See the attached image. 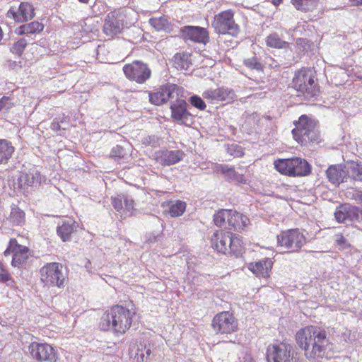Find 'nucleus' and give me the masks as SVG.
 I'll return each mask as SVG.
<instances>
[{
    "label": "nucleus",
    "instance_id": "864d4df0",
    "mask_svg": "<svg viewBox=\"0 0 362 362\" xmlns=\"http://www.w3.org/2000/svg\"><path fill=\"white\" fill-rule=\"evenodd\" d=\"M282 1L283 0H271L272 3L274 6H279L282 2Z\"/></svg>",
    "mask_w": 362,
    "mask_h": 362
},
{
    "label": "nucleus",
    "instance_id": "4be33fe9",
    "mask_svg": "<svg viewBox=\"0 0 362 362\" xmlns=\"http://www.w3.org/2000/svg\"><path fill=\"white\" fill-rule=\"evenodd\" d=\"M178 90L175 84L168 83L161 87L158 91L149 93V100L152 104L160 105L170 98H173V93Z\"/></svg>",
    "mask_w": 362,
    "mask_h": 362
},
{
    "label": "nucleus",
    "instance_id": "6e6552de",
    "mask_svg": "<svg viewBox=\"0 0 362 362\" xmlns=\"http://www.w3.org/2000/svg\"><path fill=\"white\" fill-rule=\"evenodd\" d=\"M293 87L302 93L305 99L311 100L318 95V88L309 72L298 71L293 79Z\"/></svg>",
    "mask_w": 362,
    "mask_h": 362
},
{
    "label": "nucleus",
    "instance_id": "49530a36",
    "mask_svg": "<svg viewBox=\"0 0 362 362\" xmlns=\"http://www.w3.org/2000/svg\"><path fill=\"white\" fill-rule=\"evenodd\" d=\"M349 173L355 180L362 181V166L358 165L352 166Z\"/></svg>",
    "mask_w": 362,
    "mask_h": 362
},
{
    "label": "nucleus",
    "instance_id": "6ab92c4d",
    "mask_svg": "<svg viewBox=\"0 0 362 362\" xmlns=\"http://www.w3.org/2000/svg\"><path fill=\"white\" fill-rule=\"evenodd\" d=\"M187 103L183 100H178L171 104L170 110L172 118L181 124L189 125L191 114L187 110Z\"/></svg>",
    "mask_w": 362,
    "mask_h": 362
},
{
    "label": "nucleus",
    "instance_id": "72a5a7b5",
    "mask_svg": "<svg viewBox=\"0 0 362 362\" xmlns=\"http://www.w3.org/2000/svg\"><path fill=\"white\" fill-rule=\"evenodd\" d=\"M150 25L157 31H170V23L165 16L153 17L149 19Z\"/></svg>",
    "mask_w": 362,
    "mask_h": 362
},
{
    "label": "nucleus",
    "instance_id": "4468645a",
    "mask_svg": "<svg viewBox=\"0 0 362 362\" xmlns=\"http://www.w3.org/2000/svg\"><path fill=\"white\" fill-rule=\"evenodd\" d=\"M28 351L33 358L40 362H56L57 360L56 351L47 344L33 342L29 345Z\"/></svg>",
    "mask_w": 362,
    "mask_h": 362
},
{
    "label": "nucleus",
    "instance_id": "a878e982",
    "mask_svg": "<svg viewBox=\"0 0 362 362\" xmlns=\"http://www.w3.org/2000/svg\"><path fill=\"white\" fill-rule=\"evenodd\" d=\"M77 226L73 218H68L59 224L57 230V234L63 241H67L70 240L71 234L76 230Z\"/></svg>",
    "mask_w": 362,
    "mask_h": 362
},
{
    "label": "nucleus",
    "instance_id": "5701e85b",
    "mask_svg": "<svg viewBox=\"0 0 362 362\" xmlns=\"http://www.w3.org/2000/svg\"><path fill=\"white\" fill-rule=\"evenodd\" d=\"M43 177L35 167H33L26 173H23L18 178L21 187L36 186L40 185Z\"/></svg>",
    "mask_w": 362,
    "mask_h": 362
},
{
    "label": "nucleus",
    "instance_id": "c03bdc74",
    "mask_svg": "<svg viewBox=\"0 0 362 362\" xmlns=\"http://www.w3.org/2000/svg\"><path fill=\"white\" fill-rule=\"evenodd\" d=\"M334 241L340 249H346L350 247L347 240L341 233L334 235Z\"/></svg>",
    "mask_w": 362,
    "mask_h": 362
},
{
    "label": "nucleus",
    "instance_id": "4c0bfd02",
    "mask_svg": "<svg viewBox=\"0 0 362 362\" xmlns=\"http://www.w3.org/2000/svg\"><path fill=\"white\" fill-rule=\"evenodd\" d=\"M244 64L250 69L257 71H263V65L260 63L257 57H252L244 60Z\"/></svg>",
    "mask_w": 362,
    "mask_h": 362
},
{
    "label": "nucleus",
    "instance_id": "9d476101",
    "mask_svg": "<svg viewBox=\"0 0 362 362\" xmlns=\"http://www.w3.org/2000/svg\"><path fill=\"white\" fill-rule=\"evenodd\" d=\"M4 256L12 255L11 264L15 267H23L30 256L28 247L18 243L14 238L11 239L7 248L4 252Z\"/></svg>",
    "mask_w": 362,
    "mask_h": 362
},
{
    "label": "nucleus",
    "instance_id": "393cba45",
    "mask_svg": "<svg viewBox=\"0 0 362 362\" xmlns=\"http://www.w3.org/2000/svg\"><path fill=\"white\" fill-rule=\"evenodd\" d=\"M272 267V262L269 259L252 262L249 264V269L257 277L267 278Z\"/></svg>",
    "mask_w": 362,
    "mask_h": 362
},
{
    "label": "nucleus",
    "instance_id": "ddd939ff",
    "mask_svg": "<svg viewBox=\"0 0 362 362\" xmlns=\"http://www.w3.org/2000/svg\"><path fill=\"white\" fill-rule=\"evenodd\" d=\"M212 327L217 333L230 334L237 330L238 322L232 313L225 311L214 316Z\"/></svg>",
    "mask_w": 362,
    "mask_h": 362
},
{
    "label": "nucleus",
    "instance_id": "2eb2a0df",
    "mask_svg": "<svg viewBox=\"0 0 362 362\" xmlns=\"http://www.w3.org/2000/svg\"><path fill=\"white\" fill-rule=\"evenodd\" d=\"M334 217L339 223H359L362 221V209L350 204H342L337 208Z\"/></svg>",
    "mask_w": 362,
    "mask_h": 362
},
{
    "label": "nucleus",
    "instance_id": "b1692460",
    "mask_svg": "<svg viewBox=\"0 0 362 362\" xmlns=\"http://www.w3.org/2000/svg\"><path fill=\"white\" fill-rule=\"evenodd\" d=\"M249 224L250 220L246 216L230 209V216L228 223L230 229L240 231L244 230Z\"/></svg>",
    "mask_w": 362,
    "mask_h": 362
},
{
    "label": "nucleus",
    "instance_id": "4d7b16f0",
    "mask_svg": "<svg viewBox=\"0 0 362 362\" xmlns=\"http://www.w3.org/2000/svg\"><path fill=\"white\" fill-rule=\"evenodd\" d=\"M78 1H79L80 2H81V3L87 4V3H88V1H89V0H78Z\"/></svg>",
    "mask_w": 362,
    "mask_h": 362
},
{
    "label": "nucleus",
    "instance_id": "a19ab883",
    "mask_svg": "<svg viewBox=\"0 0 362 362\" xmlns=\"http://www.w3.org/2000/svg\"><path fill=\"white\" fill-rule=\"evenodd\" d=\"M189 103L192 106L199 109V110H204L206 105L202 98L197 95H193L189 98Z\"/></svg>",
    "mask_w": 362,
    "mask_h": 362
},
{
    "label": "nucleus",
    "instance_id": "f704fd0d",
    "mask_svg": "<svg viewBox=\"0 0 362 362\" xmlns=\"http://www.w3.org/2000/svg\"><path fill=\"white\" fill-rule=\"evenodd\" d=\"M173 64L177 69L188 70L192 64L189 55L187 53H177L173 57Z\"/></svg>",
    "mask_w": 362,
    "mask_h": 362
},
{
    "label": "nucleus",
    "instance_id": "473e14b6",
    "mask_svg": "<svg viewBox=\"0 0 362 362\" xmlns=\"http://www.w3.org/2000/svg\"><path fill=\"white\" fill-rule=\"evenodd\" d=\"M7 219L13 226H21L25 223V213L18 206H11Z\"/></svg>",
    "mask_w": 362,
    "mask_h": 362
},
{
    "label": "nucleus",
    "instance_id": "c756f323",
    "mask_svg": "<svg viewBox=\"0 0 362 362\" xmlns=\"http://www.w3.org/2000/svg\"><path fill=\"white\" fill-rule=\"evenodd\" d=\"M266 45L272 48L287 49L290 44L283 40L276 33L269 35L265 40Z\"/></svg>",
    "mask_w": 362,
    "mask_h": 362
},
{
    "label": "nucleus",
    "instance_id": "37998d69",
    "mask_svg": "<svg viewBox=\"0 0 362 362\" xmlns=\"http://www.w3.org/2000/svg\"><path fill=\"white\" fill-rule=\"evenodd\" d=\"M228 153L234 157H240L244 154L243 148L235 144L228 146Z\"/></svg>",
    "mask_w": 362,
    "mask_h": 362
},
{
    "label": "nucleus",
    "instance_id": "bf43d9fd",
    "mask_svg": "<svg viewBox=\"0 0 362 362\" xmlns=\"http://www.w3.org/2000/svg\"><path fill=\"white\" fill-rule=\"evenodd\" d=\"M146 354H147L148 355L149 354V350H148V351H146Z\"/></svg>",
    "mask_w": 362,
    "mask_h": 362
},
{
    "label": "nucleus",
    "instance_id": "f3484780",
    "mask_svg": "<svg viewBox=\"0 0 362 362\" xmlns=\"http://www.w3.org/2000/svg\"><path fill=\"white\" fill-rule=\"evenodd\" d=\"M180 32L185 40H189L194 42L205 45L209 40L208 30L202 27L186 25L181 28Z\"/></svg>",
    "mask_w": 362,
    "mask_h": 362
},
{
    "label": "nucleus",
    "instance_id": "f8f14e48",
    "mask_svg": "<svg viewBox=\"0 0 362 362\" xmlns=\"http://www.w3.org/2000/svg\"><path fill=\"white\" fill-rule=\"evenodd\" d=\"M123 71L128 79L138 83H144L151 74L147 64L140 61H134L131 64H125Z\"/></svg>",
    "mask_w": 362,
    "mask_h": 362
},
{
    "label": "nucleus",
    "instance_id": "c9c22d12",
    "mask_svg": "<svg viewBox=\"0 0 362 362\" xmlns=\"http://www.w3.org/2000/svg\"><path fill=\"white\" fill-rule=\"evenodd\" d=\"M291 2L297 10L302 11H313L318 4V0H291Z\"/></svg>",
    "mask_w": 362,
    "mask_h": 362
},
{
    "label": "nucleus",
    "instance_id": "2f4dec72",
    "mask_svg": "<svg viewBox=\"0 0 362 362\" xmlns=\"http://www.w3.org/2000/svg\"><path fill=\"white\" fill-rule=\"evenodd\" d=\"M43 28L44 26L42 23L37 21H33L19 26L16 29V33L18 35L33 34L40 33L43 30Z\"/></svg>",
    "mask_w": 362,
    "mask_h": 362
},
{
    "label": "nucleus",
    "instance_id": "f03ea898",
    "mask_svg": "<svg viewBox=\"0 0 362 362\" xmlns=\"http://www.w3.org/2000/svg\"><path fill=\"white\" fill-rule=\"evenodd\" d=\"M134 315V310L122 305H115L103 314L99 327L103 331L112 332L117 336L122 335L130 328Z\"/></svg>",
    "mask_w": 362,
    "mask_h": 362
},
{
    "label": "nucleus",
    "instance_id": "ea45409f",
    "mask_svg": "<svg viewBox=\"0 0 362 362\" xmlns=\"http://www.w3.org/2000/svg\"><path fill=\"white\" fill-rule=\"evenodd\" d=\"M134 207V200L124 197V209L122 210V215L124 214L125 216H131L132 214L133 210Z\"/></svg>",
    "mask_w": 362,
    "mask_h": 362
},
{
    "label": "nucleus",
    "instance_id": "cd10ccee",
    "mask_svg": "<svg viewBox=\"0 0 362 362\" xmlns=\"http://www.w3.org/2000/svg\"><path fill=\"white\" fill-rule=\"evenodd\" d=\"M327 177L330 182L339 185L344 181L345 171L340 165H332L326 171Z\"/></svg>",
    "mask_w": 362,
    "mask_h": 362
},
{
    "label": "nucleus",
    "instance_id": "dca6fc26",
    "mask_svg": "<svg viewBox=\"0 0 362 362\" xmlns=\"http://www.w3.org/2000/svg\"><path fill=\"white\" fill-rule=\"evenodd\" d=\"M124 26L123 16L118 11L110 12L105 19L103 32L109 37L119 33Z\"/></svg>",
    "mask_w": 362,
    "mask_h": 362
},
{
    "label": "nucleus",
    "instance_id": "f257e3e1",
    "mask_svg": "<svg viewBox=\"0 0 362 362\" xmlns=\"http://www.w3.org/2000/svg\"><path fill=\"white\" fill-rule=\"evenodd\" d=\"M298 346L304 351L305 356L316 362L331 357L332 344L325 329L317 326H307L296 334Z\"/></svg>",
    "mask_w": 362,
    "mask_h": 362
},
{
    "label": "nucleus",
    "instance_id": "79ce46f5",
    "mask_svg": "<svg viewBox=\"0 0 362 362\" xmlns=\"http://www.w3.org/2000/svg\"><path fill=\"white\" fill-rule=\"evenodd\" d=\"M124 196H118L117 197H112V204L114 209L122 215V210L124 209Z\"/></svg>",
    "mask_w": 362,
    "mask_h": 362
},
{
    "label": "nucleus",
    "instance_id": "e433bc0d",
    "mask_svg": "<svg viewBox=\"0 0 362 362\" xmlns=\"http://www.w3.org/2000/svg\"><path fill=\"white\" fill-rule=\"evenodd\" d=\"M230 209H221L214 215V222L218 227L228 226Z\"/></svg>",
    "mask_w": 362,
    "mask_h": 362
},
{
    "label": "nucleus",
    "instance_id": "0eeeda50",
    "mask_svg": "<svg viewBox=\"0 0 362 362\" xmlns=\"http://www.w3.org/2000/svg\"><path fill=\"white\" fill-rule=\"evenodd\" d=\"M212 27L218 34L236 37L240 33L239 25L234 19V11L231 9L216 14L212 22Z\"/></svg>",
    "mask_w": 362,
    "mask_h": 362
},
{
    "label": "nucleus",
    "instance_id": "bb28decb",
    "mask_svg": "<svg viewBox=\"0 0 362 362\" xmlns=\"http://www.w3.org/2000/svg\"><path fill=\"white\" fill-rule=\"evenodd\" d=\"M162 206L165 208V212L166 214L175 218L181 216L184 214L187 204L181 200H170L163 203Z\"/></svg>",
    "mask_w": 362,
    "mask_h": 362
},
{
    "label": "nucleus",
    "instance_id": "aec40b11",
    "mask_svg": "<svg viewBox=\"0 0 362 362\" xmlns=\"http://www.w3.org/2000/svg\"><path fill=\"white\" fill-rule=\"evenodd\" d=\"M35 16L34 8L28 2H22L17 11L10 8L7 17L13 19L17 23H23L31 20Z\"/></svg>",
    "mask_w": 362,
    "mask_h": 362
},
{
    "label": "nucleus",
    "instance_id": "de8ad7c7",
    "mask_svg": "<svg viewBox=\"0 0 362 362\" xmlns=\"http://www.w3.org/2000/svg\"><path fill=\"white\" fill-rule=\"evenodd\" d=\"M264 62L265 66H267L270 69H277L279 67V64L270 56H266Z\"/></svg>",
    "mask_w": 362,
    "mask_h": 362
},
{
    "label": "nucleus",
    "instance_id": "20e7f679",
    "mask_svg": "<svg viewBox=\"0 0 362 362\" xmlns=\"http://www.w3.org/2000/svg\"><path fill=\"white\" fill-rule=\"evenodd\" d=\"M212 247L223 254H233L236 257L242 253L241 240L230 232L220 230L214 233L211 238Z\"/></svg>",
    "mask_w": 362,
    "mask_h": 362
},
{
    "label": "nucleus",
    "instance_id": "7c9ffc66",
    "mask_svg": "<svg viewBox=\"0 0 362 362\" xmlns=\"http://www.w3.org/2000/svg\"><path fill=\"white\" fill-rule=\"evenodd\" d=\"M221 172L230 181L239 183H245V180L243 175L236 172L234 168L228 165H221L219 166Z\"/></svg>",
    "mask_w": 362,
    "mask_h": 362
},
{
    "label": "nucleus",
    "instance_id": "412c9836",
    "mask_svg": "<svg viewBox=\"0 0 362 362\" xmlns=\"http://www.w3.org/2000/svg\"><path fill=\"white\" fill-rule=\"evenodd\" d=\"M184 156L180 150H160L155 153L156 162L164 166H170L177 163Z\"/></svg>",
    "mask_w": 362,
    "mask_h": 362
},
{
    "label": "nucleus",
    "instance_id": "9b49d317",
    "mask_svg": "<svg viewBox=\"0 0 362 362\" xmlns=\"http://www.w3.org/2000/svg\"><path fill=\"white\" fill-rule=\"evenodd\" d=\"M267 362H293V347L286 343L270 345L267 349Z\"/></svg>",
    "mask_w": 362,
    "mask_h": 362
},
{
    "label": "nucleus",
    "instance_id": "09e8293b",
    "mask_svg": "<svg viewBox=\"0 0 362 362\" xmlns=\"http://www.w3.org/2000/svg\"><path fill=\"white\" fill-rule=\"evenodd\" d=\"M10 96H3L0 98V111L4 108H10L12 107V104L10 103Z\"/></svg>",
    "mask_w": 362,
    "mask_h": 362
},
{
    "label": "nucleus",
    "instance_id": "39448f33",
    "mask_svg": "<svg viewBox=\"0 0 362 362\" xmlns=\"http://www.w3.org/2000/svg\"><path fill=\"white\" fill-rule=\"evenodd\" d=\"M276 170L288 176H306L311 171L310 165L300 158L279 159L274 162Z\"/></svg>",
    "mask_w": 362,
    "mask_h": 362
},
{
    "label": "nucleus",
    "instance_id": "13d9d810",
    "mask_svg": "<svg viewBox=\"0 0 362 362\" xmlns=\"http://www.w3.org/2000/svg\"><path fill=\"white\" fill-rule=\"evenodd\" d=\"M358 1H359L358 2V5H361L362 6V0H359Z\"/></svg>",
    "mask_w": 362,
    "mask_h": 362
},
{
    "label": "nucleus",
    "instance_id": "5fc2aeb1",
    "mask_svg": "<svg viewBox=\"0 0 362 362\" xmlns=\"http://www.w3.org/2000/svg\"><path fill=\"white\" fill-rule=\"evenodd\" d=\"M359 0H349L352 4L358 5Z\"/></svg>",
    "mask_w": 362,
    "mask_h": 362
},
{
    "label": "nucleus",
    "instance_id": "a211bd4d",
    "mask_svg": "<svg viewBox=\"0 0 362 362\" xmlns=\"http://www.w3.org/2000/svg\"><path fill=\"white\" fill-rule=\"evenodd\" d=\"M202 95L204 98L211 103L218 101L229 103L235 97L234 90L226 87L207 89L203 93Z\"/></svg>",
    "mask_w": 362,
    "mask_h": 362
},
{
    "label": "nucleus",
    "instance_id": "603ef678",
    "mask_svg": "<svg viewBox=\"0 0 362 362\" xmlns=\"http://www.w3.org/2000/svg\"><path fill=\"white\" fill-rule=\"evenodd\" d=\"M356 199L362 204V191H358L356 194Z\"/></svg>",
    "mask_w": 362,
    "mask_h": 362
},
{
    "label": "nucleus",
    "instance_id": "7ed1b4c3",
    "mask_svg": "<svg viewBox=\"0 0 362 362\" xmlns=\"http://www.w3.org/2000/svg\"><path fill=\"white\" fill-rule=\"evenodd\" d=\"M294 124L296 127L292 130V134L298 143L306 145L310 142H319L318 123L315 119L303 115Z\"/></svg>",
    "mask_w": 362,
    "mask_h": 362
},
{
    "label": "nucleus",
    "instance_id": "c85d7f7f",
    "mask_svg": "<svg viewBox=\"0 0 362 362\" xmlns=\"http://www.w3.org/2000/svg\"><path fill=\"white\" fill-rule=\"evenodd\" d=\"M11 142L6 139H0V164L6 163L14 152Z\"/></svg>",
    "mask_w": 362,
    "mask_h": 362
},
{
    "label": "nucleus",
    "instance_id": "a18cd8bd",
    "mask_svg": "<svg viewBox=\"0 0 362 362\" xmlns=\"http://www.w3.org/2000/svg\"><path fill=\"white\" fill-rule=\"evenodd\" d=\"M0 282L5 283L8 286H13L14 283L10 274L2 268H0Z\"/></svg>",
    "mask_w": 362,
    "mask_h": 362
},
{
    "label": "nucleus",
    "instance_id": "6e6d98bb",
    "mask_svg": "<svg viewBox=\"0 0 362 362\" xmlns=\"http://www.w3.org/2000/svg\"><path fill=\"white\" fill-rule=\"evenodd\" d=\"M243 362H254V361L251 358L247 357Z\"/></svg>",
    "mask_w": 362,
    "mask_h": 362
},
{
    "label": "nucleus",
    "instance_id": "423d86ee",
    "mask_svg": "<svg viewBox=\"0 0 362 362\" xmlns=\"http://www.w3.org/2000/svg\"><path fill=\"white\" fill-rule=\"evenodd\" d=\"M40 280L47 286H57L59 288L65 286L66 278L63 267L57 262L47 263L40 270Z\"/></svg>",
    "mask_w": 362,
    "mask_h": 362
},
{
    "label": "nucleus",
    "instance_id": "1a4fd4ad",
    "mask_svg": "<svg viewBox=\"0 0 362 362\" xmlns=\"http://www.w3.org/2000/svg\"><path fill=\"white\" fill-rule=\"evenodd\" d=\"M277 245L289 250L298 252L305 243V237L298 229H290L281 233L277 237Z\"/></svg>",
    "mask_w": 362,
    "mask_h": 362
},
{
    "label": "nucleus",
    "instance_id": "8fccbe9b",
    "mask_svg": "<svg viewBox=\"0 0 362 362\" xmlns=\"http://www.w3.org/2000/svg\"><path fill=\"white\" fill-rule=\"evenodd\" d=\"M146 139L149 145L156 146L157 144V141H156V138L154 136H148V138Z\"/></svg>",
    "mask_w": 362,
    "mask_h": 362
},
{
    "label": "nucleus",
    "instance_id": "3c124183",
    "mask_svg": "<svg viewBox=\"0 0 362 362\" xmlns=\"http://www.w3.org/2000/svg\"><path fill=\"white\" fill-rule=\"evenodd\" d=\"M51 129L54 131H58L60 129V125L58 122L53 120L51 124Z\"/></svg>",
    "mask_w": 362,
    "mask_h": 362
},
{
    "label": "nucleus",
    "instance_id": "58836bf2",
    "mask_svg": "<svg viewBox=\"0 0 362 362\" xmlns=\"http://www.w3.org/2000/svg\"><path fill=\"white\" fill-rule=\"evenodd\" d=\"M28 45V40L25 38H21L19 40L13 44L11 51L16 54H21Z\"/></svg>",
    "mask_w": 362,
    "mask_h": 362
}]
</instances>
